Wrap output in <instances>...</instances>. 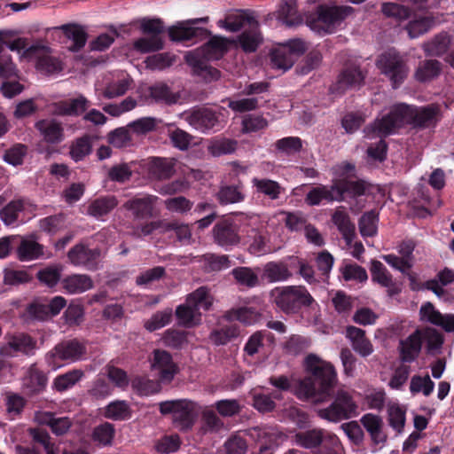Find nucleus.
Returning <instances> with one entry per match:
<instances>
[{
	"instance_id": "1",
	"label": "nucleus",
	"mask_w": 454,
	"mask_h": 454,
	"mask_svg": "<svg viewBox=\"0 0 454 454\" xmlns=\"http://www.w3.org/2000/svg\"><path fill=\"white\" fill-rule=\"evenodd\" d=\"M306 364L311 376L299 381L297 396L314 403H325L333 396L329 406L316 411L320 419L329 422L338 423L356 415L357 405L351 394L344 389L334 393L337 384L334 367L312 354L307 356Z\"/></svg>"
},
{
	"instance_id": "2",
	"label": "nucleus",
	"mask_w": 454,
	"mask_h": 454,
	"mask_svg": "<svg viewBox=\"0 0 454 454\" xmlns=\"http://www.w3.org/2000/svg\"><path fill=\"white\" fill-rule=\"evenodd\" d=\"M227 51V41L221 36H213L200 49L185 54L186 63L193 72L210 82L220 77V72L207 65V60L219 59Z\"/></svg>"
},
{
	"instance_id": "3",
	"label": "nucleus",
	"mask_w": 454,
	"mask_h": 454,
	"mask_svg": "<svg viewBox=\"0 0 454 454\" xmlns=\"http://www.w3.org/2000/svg\"><path fill=\"white\" fill-rule=\"evenodd\" d=\"M353 12L354 8L351 6L321 4L317 7L315 14L307 19L306 23L317 33L332 34Z\"/></svg>"
},
{
	"instance_id": "4",
	"label": "nucleus",
	"mask_w": 454,
	"mask_h": 454,
	"mask_svg": "<svg viewBox=\"0 0 454 454\" xmlns=\"http://www.w3.org/2000/svg\"><path fill=\"white\" fill-rule=\"evenodd\" d=\"M397 122V107L394 106L390 112L377 119L372 124L365 127L364 135L368 138L380 137L379 142L367 149V157L372 160L382 161L386 158L387 145L383 137L394 131Z\"/></svg>"
},
{
	"instance_id": "5",
	"label": "nucleus",
	"mask_w": 454,
	"mask_h": 454,
	"mask_svg": "<svg viewBox=\"0 0 454 454\" xmlns=\"http://www.w3.org/2000/svg\"><path fill=\"white\" fill-rule=\"evenodd\" d=\"M270 298L278 309L286 314L298 312L301 307L309 306L314 299L302 286H287L273 288Z\"/></svg>"
},
{
	"instance_id": "6",
	"label": "nucleus",
	"mask_w": 454,
	"mask_h": 454,
	"mask_svg": "<svg viewBox=\"0 0 454 454\" xmlns=\"http://www.w3.org/2000/svg\"><path fill=\"white\" fill-rule=\"evenodd\" d=\"M160 411L163 415L170 414L173 425L180 431H189L194 426L200 405L190 399L166 401L160 403Z\"/></svg>"
},
{
	"instance_id": "7",
	"label": "nucleus",
	"mask_w": 454,
	"mask_h": 454,
	"mask_svg": "<svg viewBox=\"0 0 454 454\" xmlns=\"http://www.w3.org/2000/svg\"><path fill=\"white\" fill-rule=\"evenodd\" d=\"M212 305V299L208 294V290L205 286H201L190 294L185 303L179 305L176 309V316L178 324L185 327H192L200 324V309H209Z\"/></svg>"
},
{
	"instance_id": "8",
	"label": "nucleus",
	"mask_w": 454,
	"mask_h": 454,
	"mask_svg": "<svg viewBox=\"0 0 454 454\" xmlns=\"http://www.w3.org/2000/svg\"><path fill=\"white\" fill-rule=\"evenodd\" d=\"M442 118L438 105L431 104L421 108L399 104V124L405 123L413 128L427 129L434 127Z\"/></svg>"
},
{
	"instance_id": "9",
	"label": "nucleus",
	"mask_w": 454,
	"mask_h": 454,
	"mask_svg": "<svg viewBox=\"0 0 454 454\" xmlns=\"http://www.w3.org/2000/svg\"><path fill=\"white\" fill-rule=\"evenodd\" d=\"M140 30L148 36L140 37L133 43V48L140 53L160 51L164 48L162 34L165 32L164 22L160 18H143L139 21Z\"/></svg>"
},
{
	"instance_id": "10",
	"label": "nucleus",
	"mask_w": 454,
	"mask_h": 454,
	"mask_svg": "<svg viewBox=\"0 0 454 454\" xmlns=\"http://www.w3.org/2000/svg\"><path fill=\"white\" fill-rule=\"evenodd\" d=\"M86 354L85 342L78 339L64 340L58 343L48 354L47 358L54 362L61 361L75 362L81 360Z\"/></svg>"
},
{
	"instance_id": "11",
	"label": "nucleus",
	"mask_w": 454,
	"mask_h": 454,
	"mask_svg": "<svg viewBox=\"0 0 454 454\" xmlns=\"http://www.w3.org/2000/svg\"><path fill=\"white\" fill-rule=\"evenodd\" d=\"M159 198L152 194L136 196L123 204V207L130 211L134 219L144 220L158 215L156 205Z\"/></svg>"
},
{
	"instance_id": "12",
	"label": "nucleus",
	"mask_w": 454,
	"mask_h": 454,
	"mask_svg": "<svg viewBox=\"0 0 454 454\" xmlns=\"http://www.w3.org/2000/svg\"><path fill=\"white\" fill-rule=\"evenodd\" d=\"M67 258L74 266L84 267L90 270H95L98 268L101 258V250L99 248H90L84 244H77L67 253Z\"/></svg>"
},
{
	"instance_id": "13",
	"label": "nucleus",
	"mask_w": 454,
	"mask_h": 454,
	"mask_svg": "<svg viewBox=\"0 0 454 454\" xmlns=\"http://www.w3.org/2000/svg\"><path fill=\"white\" fill-rule=\"evenodd\" d=\"M36 348V340L30 335L19 333L6 336V342L0 348V355L4 357H12L20 352L28 355Z\"/></svg>"
},
{
	"instance_id": "14",
	"label": "nucleus",
	"mask_w": 454,
	"mask_h": 454,
	"mask_svg": "<svg viewBox=\"0 0 454 454\" xmlns=\"http://www.w3.org/2000/svg\"><path fill=\"white\" fill-rule=\"evenodd\" d=\"M184 118L194 129L203 133L214 128L219 121L217 114L207 107L193 108L185 112Z\"/></svg>"
},
{
	"instance_id": "15",
	"label": "nucleus",
	"mask_w": 454,
	"mask_h": 454,
	"mask_svg": "<svg viewBox=\"0 0 454 454\" xmlns=\"http://www.w3.org/2000/svg\"><path fill=\"white\" fill-rule=\"evenodd\" d=\"M214 242L223 247L235 246L239 243V227L231 220L223 219L212 229Z\"/></svg>"
},
{
	"instance_id": "16",
	"label": "nucleus",
	"mask_w": 454,
	"mask_h": 454,
	"mask_svg": "<svg viewBox=\"0 0 454 454\" xmlns=\"http://www.w3.org/2000/svg\"><path fill=\"white\" fill-rule=\"evenodd\" d=\"M152 367L158 371L160 381L167 383L170 382L178 372V367L173 362L171 355L165 350L153 351Z\"/></svg>"
},
{
	"instance_id": "17",
	"label": "nucleus",
	"mask_w": 454,
	"mask_h": 454,
	"mask_svg": "<svg viewBox=\"0 0 454 454\" xmlns=\"http://www.w3.org/2000/svg\"><path fill=\"white\" fill-rule=\"evenodd\" d=\"M364 77V74L358 67H347L340 74L332 90L342 94L348 90L359 88L363 85Z\"/></svg>"
},
{
	"instance_id": "18",
	"label": "nucleus",
	"mask_w": 454,
	"mask_h": 454,
	"mask_svg": "<svg viewBox=\"0 0 454 454\" xmlns=\"http://www.w3.org/2000/svg\"><path fill=\"white\" fill-rule=\"evenodd\" d=\"M29 54L35 53L36 56V69L45 74H51L62 70L61 62L49 53L48 49L30 47L27 50Z\"/></svg>"
},
{
	"instance_id": "19",
	"label": "nucleus",
	"mask_w": 454,
	"mask_h": 454,
	"mask_svg": "<svg viewBox=\"0 0 454 454\" xmlns=\"http://www.w3.org/2000/svg\"><path fill=\"white\" fill-rule=\"evenodd\" d=\"M168 34L172 42L184 43L200 35L209 34V32L202 27H194L190 22L184 20L169 27L168 28Z\"/></svg>"
},
{
	"instance_id": "20",
	"label": "nucleus",
	"mask_w": 454,
	"mask_h": 454,
	"mask_svg": "<svg viewBox=\"0 0 454 454\" xmlns=\"http://www.w3.org/2000/svg\"><path fill=\"white\" fill-rule=\"evenodd\" d=\"M322 200L340 201V190L335 180L331 186L318 185L313 188L305 198L306 203L310 206L318 205Z\"/></svg>"
},
{
	"instance_id": "21",
	"label": "nucleus",
	"mask_w": 454,
	"mask_h": 454,
	"mask_svg": "<svg viewBox=\"0 0 454 454\" xmlns=\"http://www.w3.org/2000/svg\"><path fill=\"white\" fill-rule=\"evenodd\" d=\"M346 336L350 340L353 349L360 356H368L373 352L372 344L366 338L364 330L353 325L348 326Z\"/></svg>"
},
{
	"instance_id": "22",
	"label": "nucleus",
	"mask_w": 454,
	"mask_h": 454,
	"mask_svg": "<svg viewBox=\"0 0 454 454\" xmlns=\"http://www.w3.org/2000/svg\"><path fill=\"white\" fill-rule=\"evenodd\" d=\"M35 128L49 144H59L64 139V129L55 120H41L35 123Z\"/></svg>"
},
{
	"instance_id": "23",
	"label": "nucleus",
	"mask_w": 454,
	"mask_h": 454,
	"mask_svg": "<svg viewBox=\"0 0 454 454\" xmlns=\"http://www.w3.org/2000/svg\"><path fill=\"white\" fill-rule=\"evenodd\" d=\"M278 18L287 27H295L302 23V16L297 10V0H280Z\"/></svg>"
},
{
	"instance_id": "24",
	"label": "nucleus",
	"mask_w": 454,
	"mask_h": 454,
	"mask_svg": "<svg viewBox=\"0 0 454 454\" xmlns=\"http://www.w3.org/2000/svg\"><path fill=\"white\" fill-rule=\"evenodd\" d=\"M61 285L68 294H82L93 287V280L86 274H72L63 278Z\"/></svg>"
},
{
	"instance_id": "25",
	"label": "nucleus",
	"mask_w": 454,
	"mask_h": 454,
	"mask_svg": "<svg viewBox=\"0 0 454 454\" xmlns=\"http://www.w3.org/2000/svg\"><path fill=\"white\" fill-rule=\"evenodd\" d=\"M241 48L246 52H254L262 41V37L259 29V22L257 20L252 23L246 28L238 37Z\"/></svg>"
},
{
	"instance_id": "26",
	"label": "nucleus",
	"mask_w": 454,
	"mask_h": 454,
	"mask_svg": "<svg viewBox=\"0 0 454 454\" xmlns=\"http://www.w3.org/2000/svg\"><path fill=\"white\" fill-rule=\"evenodd\" d=\"M422 346V332L419 330L411 333L400 347V356L403 362L413 361L419 354Z\"/></svg>"
},
{
	"instance_id": "27",
	"label": "nucleus",
	"mask_w": 454,
	"mask_h": 454,
	"mask_svg": "<svg viewBox=\"0 0 454 454\" xmlns=\"http://www.w3.org/2000/svg\"><path fill=\"white\" fill-rule=\"evenodd\" d=\"M213 406H200L201 414V427L200 431L202 434L218 433L225 428L224 422L216 413Z\"/></svg>"
},
{
	"instance_id": "28",
	"label": "nucleus",
	"mask_w": 454,
	"mask_h": 454,
	"mask_svg": "<svg viewBox=\"0 0 454 454\" xmlns=\"http://www.w3.org/2000/svg\"><path fill=\"white\" fill-rule=\"evenodd\" d=\"M90 106V101L80 95L76 98L60 101L56 105V113L59 115L78 116Z\"/></svg>"
},
{
	"instance_id": "29",
	"label": "nucleus",
	"mask_w": 454,
	"mask_h": 454,
	"mask_svg": "<svg viewBox=\"0 0 454 454\" xmlns=\"http://www.w3.org/2000/svg\"><path fill=\"white\" fill-rule=\"evenodd\" d=\"M377 66L382 74L389 77L392 81L393 88L396 85L397 75V52L395 49L385 51L382 53L378 60Z\"/></svg>"
},
{
	"instance_id": "30",
	"label": "nucleus",
	"mask_w": 454,
	"mask_h": 454,
	"mask_svg": "<svg viewBox=\"0 0 454 454\" xmlns=\"http://www.w3.org/2000/svg\"><path fill=\"white\" fill-rule=\"evenodd\" d=\"M333 223L337 226L347 245H351L355 237V225L342 207H339L332 216Z\"/></svg>"
},
{
	"instance_id": "31",
	"label": "nucleus",
	"mask_w": 454,
	"mask_h": 454,
	"mask_svg": "<svg viewBox=\"0 0 454 454\" xmlns=\"http://www.w3.org/2000/svg\"><path fill=\"white\" fill-rule=\"evenodd\" d=\"M256 20L255 18L246 12H239L227 15L223 20H220L217 23L221 27L230 32H238L241 28L248 27L252 21Z\"/></svg>"
},
{
	"instance_id": "32",
	"label": "nucleus",
	"mask_w": 454,
	"mask_h": 454,
	"mask_svg": "<svg viewBox=\"0 0 454 454\" xmlns=\"http://www.w3.org/2000/svg\"><path fill=\"white\" fill-rule=\"evenodd\" d=\"M325 431L322 428H313L299 432L294 435V442L304 449L317 448L325 438Z\"/></svg>"
},
{
	"instance_id": "33",
	"label": "nucleus",
	"mask_w": 454,
	"mask_h": 454,
	"mask_svg": "<svg viewBox=\"0 0 454 454\" xmlns=\"http://www.w3.org/2000/svg\"><path fill=\"white\" fill-rule=\"evenodd\" d=\"M454 281V270L445 268L439 271L435 278L424 283L425 288L431 290L437 297L442 298L444 286Z\"/></svg>"
},
{
	"instance_id": "34",
	"label": "nucleus",
	"mask_w": 454,
	"mask_h": 454,
	"mask_svg": "<svg viewBox=\"0 0 454 454\" xmlns=\"http://www.w3.org/2000/svg\"><path fill=\"white\" fill-rule=\"evenodd\" d=\"M59 28L64 32L68 39L73 41V44L68 48L69 51L74 52L83 48L87 41V34L82 26L76 24H66L62 25Z\"/></svg>"
},
{
	"instance_id": "35",
	"label": "nucleus",
	"mask_w": 454,
	"mask_h": 454,
	"mask_svg": "<svg viewBox=\"0 0 454 454\" xmlns=\"http://www.w3.org/2000/svg\"><path fill=\"white\" fill-rule=\"evenodd\" d=\"M117 205L118 201L114 196L100 197L90 204L88 207V214L94 217H100L107 215Z\"/></svg>"
},
{
	"instance_id": "36",
	"label": "nucleus",
	"mask_w": 454,
	"mask_h": 454,
	"mask_svg": "<svg viewBox=\"0 0 454 454\" xmlns=\"http://www.w3.org/2000/svg\"><path fill=\"white\" fill-rule=\"evenodd\" d=\"M291 276L292 273L284 262H270L264 266L263 277L270 283L285 281Z\"/></svg>"
},
{
	"instance_id": "37",
	"label": "nucleus",
	"mask_w": 454,
	"mask_h": 454,
	"mask_svg": "<svg viewBox=\"0 0 454 454\" xmlns=\"http://www.w3.org/2000/svg\"><path fill=\"white\" fill-rule=\"evenodd\" d=\"M371 273L372 280L380 285L390 288L395 286L393 276L388 272L387 268L379 261L373 260L371 262ZM390 295L394 294L393 289H388Z\"/></svg>"
},
{
	"instance_id": "38",
	"label": "nucleus",
	"mask_w": 454,
	"mask_h": 454,
	"mask_svg": "<svg viewBox=\"0 0 454 454\" xmlns=\"http://www.w3.org/2000/svg\"><path fill=\"white\" fill-rule=\"evenodd\" d=\"M252 183L256 188L257 192L262 193L271 200L278 199L283 191L281 185L271 179L254 177L253 178Z\"/></svg>"
},
{
	"instance_id": "39",
	"label": "nucleus",
	"mask_w": 454,
	"mask_h": 454,
	"mask_svg": "<svg viewBox=\"0 0 454 454\" xmlns=\"http://www.w3.org/2000/svg\"><path fill=\"white\" fill-rule=\"evenodd\" d=\"M270 62L273 68L286 71L293 67L295 60L294 56H291L290 50L283 45L272 51Z\"/></svg>"
},
{
	"instance_id": "40",
	"label": "nucleus",
	"mask_w": 454,
	"mask_h": 454,
	"mask_svg": "<svg viewBox=\"0 0 454 454\" xmlns=\"http://www.w3.org/2000/svg\"><path fill=\"white\" fill-rule=\"evenodd\" d=\"M24 208L25 201L23 199L12 200L0 210V219L5 225H11L18 220L19 214Z\"/></svg>"
},
{
	"instance_id": "41",
	"label": "nucleus",
	"mask_w": 454,
	"mask_h": 454,
	"mask_svg": "<svg viewBox=\"0 0 454 454\" xmlns=\"http://www.w3.org/2000/svg\"><path fill=\"white\" fill-rule=\"evenodd\" d=\"M361 422L370 433L372 441L380 443L385 441V435L381 432L382 421L380 417L368 413L362 417Z\"/></svg>"
},
{
	"instance_id": "42",
	"label": "nucleus",
	"mask_w": 454,
	"mask_h": 454,
	"mask_svg": "<svg viewBox=\"0 0 454 454\" xmlns=\"http://www.w3.org/2000/svg\"><path fill=\"white\" fill-rule=\"evenodd\" d=\"M150 174L157 179H168L174 174V163L170 159H153L149 168Z\"/></svg>"
},
{
	"instance_id": "43",
	"label": "nucleus",
	"mask_w": 454,
	"mask_h": 454,
	"mask_svg": "<svg viewBox=\"0 0 454 454\" xmlns=\"http://www.w3.org/2000/svg\"><path fill=\"white\" fill-rule=\"evenodd\" d=\"M434 24V20L427 15L415 16L406 26V30L411 38H415L427 32Z\"/></svg>"
},
{
	"instance_id": "44",
	"label": "nucleus",
	"mask_w": 454,
	"mask_h": 454,
	"mask_svg": "<svg viewBox=\"0 0 454 454\" xmlns=\"http://www.w3.org/2000/svg\"><path fill=\"white\" fill-rule=\"evenodd\" d=\"M200 262L204 263L207 271H220L231 266L229 256L225 254H206Z\"/></svg>"
},
{
	"instance_id": "45",
	"label": "nucleus",
	"mask_w": 454,
	"mask_h": 454,
	"mask_svg": "<svg viewBox=\"0 0 454 454\" xmlns=\"http://www.w3.org/2000/svg\"><path fill=\"white\" fill-rule=\"evenodd\" d=\"M441 64L437 60H426L419 64L415 77L419 82H427L439 75Z\"/></svg>"
},
{
	"instance_id": "46",
	"label": "nucleus",
	"mask_w": 454,
	"mask_h": 454,
	"mask_svg": "<svg viewBox=\"0 0 454 454\" xmlns=\"http://www.w3.org/2000/svg\"><path fill=\"white\" fill-rule=\"evenodd\" d=\"M231 274L236 281L247 287H254L259 285L257 272L248 267H238L232 270Z\"/></svg>"
},
{
	"instance_id": "47",
	"label": "nucleus",
	"mask_w": 454,
	"mask_h": 454,
	"mask_svg": "<svg viewBox=\"0 0 454 454\" xmlns=\"http://www.w3.org/2000/svg\"><path fill=\"white\" fill-rule=\"evenodd\" d=\"M450 43L448 35L441 34L433 40L424 44V50L427 55L441 56L447 51Z\"/></svg>"
},
{
	"instance_id": "48",
	"label": "nucleus",
	"mask_w": 454,
	"mask_h": 454,
	"mask_svg": "<svg viewBox=\"0 0 454 454\" xmlns=\"http://www.w3.org/2000/svg\"><path fill=\"white\" fill-rule=\"evenodd\" d=\"M131 387L140 395H153L160 390V385L158 381L144 377L133 379Z\"/></svg>"
},
{
	"instance_id": "49",
	"label": "nucleus",
	"mask_w": 454,
	"mask_h": 454,
	"mask_svg": "<svg viewBox=\"0 0 454 454\" xmlns=\"http://www.w3.org/2000/svg\"><path fill=\"white\" fill-rule=\"evenodd\" d=\"M18 254L21 261L34 260L43 254V247L34 240L24 239L18 248Z\"/></svg>"
},
{
	"instance_id": "50",
	"label": "nucleus",
	"mask_w": 454,
	"mask_h": 454,
	"mask_svg": "<svg viewBox=\"0 0 454 454\" xmlns=\"http://www.w3.org/2000/svg\"><path fill=\"white\" fill-rule=\"evenodd\" d=\"M83 375V372L79 369L69 371L54 380V387L58 391H65L78 382Z\"/></svg>"
},
{
	"instance_id": "51",
	"label": "nucleus",
	"mask_w": 454,
	"mask_h": 454,
	"mask_svg": "<svg viewBox=\"0 0 454 454\" xmlns=\"http://www.w3.org/2000/svg\"><path fill=\"white\" fill-rule=\"evenodd\" d=\"M378 215L371 210L364 213L358 223L359 231L363 237H372L377 233Z\"/></svg>"
},
{
	"instance_id": "52",
	"label": "nucleus",
	"mask_w": 454,
	"mask_h": 454,
	"mask_svg": "<svg viewBox=\"0 0 454 454\" xmlns=\"http://www.w3.org/2000/svg\"><path fill=\"white\" fill-rule=\"evenodd\" d=\"M237 142L228 138H220L212 140L208 146L207 151L215 157L223 154L231 153L236 150Z\"/></svg>"
},
{
	"instance_id": "53",
	"label": "nucleus",
	"mask_w": 454,
	"mask_h": 454,
	"mask_svg": "<svg viewBox=\"0 0 454 454\" xmlns=\"http://www.w3.org/2000/svg\"><path fill=\"white\" fill-rule=\"evenodd\" d=\"M336 185L340 190V201L343 200L344 193L356 197L364 194L367 185L364 181H347V180H335Z\"/></svg>"
},
{
	"instance_id": "54",
	"label": "nucleus",
	"mask_w": 454,
	"mask_h": 454,
	"mask_svg": "<svg viewBox=\"0 0 454 454\" xmlns=\"http://www.w3.org/2000/svg\"><path fill=\"white\" fill-rule=\"evenodd\" d=\"M172 319V309H166L154 313L151 318L145 322L144 326L149 332H154L170 323Z\"/></svg>"
},
{
	"instance_id": "55",
	"label": "nucleus",
	"mask_w": 454,
	"mask_h": 454,
	"mask_svg": "<svg viewBox=\"0 0 454 454\" xmlns=\"http://www.w3.org/2000/svg\"><path fill=\"white\" fill-rule=\"evenodd\" d=\"M107 138L108 143L116 148L127 147L132 144V137L128 126L117 128L111 131Z\"/></svg>"
},
{
	"instance_id": "56",
	"label": "nucleus",
	"mask_w": 454,
	"mask_h": 454,
	"mask_svg": "<svg viewBox=\"0 0 454 454\" xmlns=\"http://www.w3.org/2000/svg\"><path fill=\"white\" fill-rule=\"evenodd\" d=\"M244 197L239 187L232 185L223 186L216 193V198L222 205L240 202Z\"/></svg>"
},
{
	"instance_id": "57",
	"label": "nucleus",
	"mask_w": 454,
	"mask_h": 454,
	"mask_svg": "<svg viewBox=\"0 0 454 454\" xmlns=\"http://www.w3.org/2000/svg\"><path fill=\"white\" fill-rule=\"evenodd\" d=\"M213 407L222 417H234L242 410V406L237 399H222L216 401Z\"/></svg>"
},
{
	"instance_id": "58",
	"label": "nucleus",
	"mask_w": 454,
	"mask_h": 454,
	"mask_svg": "<svg viewBox=\"0 0 454 454\" xmlns=\"http://www.w3.org/2000/svg\"><path fill=\"white\" fill-rule=\"evenodd\" d=\"M130 415L129 404L125 401H115L109 403L105 411V416L114 420L126 419Z\"/></svg>"
},
{
	"instance_id": "59",
	"label": "nucleus",
	"mask_w": 454,
	"mask_h": 454,
	"mask_svg": "<svg viewBox=\"0 0 454 454\" xmlns=\"http://www.w3.org/2000/svg\"><path fill=\"white\" fill-rule=\"evenodd\" d=\"M47 380V376L43 372L35 368H31L26 387L30 394H36L44 388Z\"/></svg>"
},
{
	"instance_id": "60",
	"label": "nucleus",
	"mask_w": 454,
	"mask_h": 454,
	"mask_svg": "<svg viewBox=\"0 0 454 454\" xmlns=\"http://www.w3.org/2000/svg\"><path fill=\"white\" fill-rule=\"evenodd\" d=\"M415 244L411 240L403 241L399 249V270L404 272L409 270L413 263L412 252Z\"/></svg>"
},
{
	"instance_id": "61",
	"label": "nucleus",
	"mask_w": 454,
	"mask_h": 454,
	"mask_svg": "<svg viewBox=\"0 0 454 454\" xmlns=\"http://www.w3.org/2000/svg\"><path fill=\"white\" fill-rule=\"evenodd\" d=\"M150 94L157 101H163L167 104L176 103L178 96L174 94L164 83H157L150 88Z\"/></svg>"
},
{
	"instance_id": "62",
	"label": "nucleus",
	"mask_w": 454,
	"mask_h": 454,
	"mask_svg": "<svg viewBox=\"0 0 454 454\" xmlns=\"http://www.w3.org/2000/svg\"><path fill=\"white\" fill-rule=\"evenodd\" d=\"M27 153V146L22 144H16L4 154V160L12 165L19 166L23 163L24 158Z\"/></svg>"
},
{
	"instance_id": "63",
	"label": "nucleus",
	"mask_w": 454,
	"mask_h": 454,
	"mask_svg": "<svg viewBox=\"0 0 454 454\" xmlns=\"http://www.w3.org/2000/svg\"><path fill=\"white\" fill-rule=\"evenodd\" d=\"M114 426L106 422L94 428L93 440L101 445H110L114 439Z\"/></svg>"
},
{
	"instance_id": "64",
	"label": "nucleus",
	"mask_w": 454,
	"mask_h": 454,
	"mask_svg": "<svg viewBox=\"0 0 454 454\" xmlns=\"http://www.w3.org/2000/svg\"><path fill=\"white\" fill-rule=\"evenodd\" d=\"M239 335V329L236 326L231 325L221 329L214 330L210 335V340L215 345H224L232 338Z\"/></svg>"
}]
</instances>
